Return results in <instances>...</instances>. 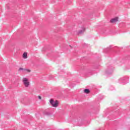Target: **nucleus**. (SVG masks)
<instances>
[{
	"instance_id": "nucleus-1",
	"label": "nucleus",
	"mask_w": 130,
	"mask_h": 130,
	"mask_svg": "<svg viewBox=\"0 0 130 130\" xmlns=\"http://www.w3.org/2000/svg\"><path fill=\"white\" fill-rule=\"evenodd\" d=\"M22 81L25 87L28 88V87H29V86L30 85V82H29V81H28V79L24 78L22 79Z\"/></svg>"
},
{
	"instance_id": "nucleus-2",
	"label": "nucleus",
	"mask_w": 130,
	"mask_h": 130,
	"mask_svg": "<svg viewBox=\"0 0 130 130\" xmlns=\"http://www.w3.org/2000/svg\"><path fill=\"white\" fill-rule=\"evenodd\" d=\"M50 103L53 107H57L58 106V102H57V101L54 102L52 99L50 101Z\"/></svg>"
},
{
	"instance_id": "nucleus-3",
	"label": "nucleus",
	"mask_w": 130,
	"mask_h": 130,
	"mask_svg": "<svg viewBox=\"0 0 130 130\" xmlns=\"http://www.w3.org/2000/svg\"><path fill=\"white\" fill-rule=\"evenodd\" d=\"M120 81L122 82H125L126 81H127V82L123 84V85H124L125 84H127V83H128V78H122L120 79Z\"/></svg>"
},
{
	"instance_id": "nucleus-4",
	"label": "nucleus",
	"mask_w": 130,
	"mask_h": 130,
	"mask_svg": "<svg viewBox=\"0 0 130 130\" xmlns=\"http://www.w3.org/2000/svg\"><path fill=\"white\" fill-rule=\"evenodd\" d=\"M118 21V17H115L114 18H113L110 20V22L111 23H115L116 22H117Z\"/></svg>"
},
{
	"instance_id": "nucleus-5",
	"label": "nucleus",
	"mask_w": 130,
	"mask_h": 130,
	"mask_svg": "<svg viewBox=\"0 0 130 130\" xmlns=\"http://www.w3.org/2000/svg\"><path fill=\"white\" fill-rule=\"evenodd\" d=\"M23 58H28V54L27 53L24 52L23 54Z\"/></svg>"
},
{
	"instance_id": "nucleus-6",
	"label": "nucleus",
	"mask_w": 130,
	"mask_h": 130,
	"mask_svg": "<svg viewBox=\"0 0 130 130\" xmlns=\"http://www.w3.org/2000/svg\"><path fill=\"white\" fill-rule=\"evenodd\" d=\"M84 92L86 94H89V93H90V90L89 89L86 88L84 89Z\"/></svg>"
},
{
	"instance_id": "nucleus-7",
	"label": "nucleus",
	"mask_w": 130,
	"mask_h": 130,
	"mask_svg": "<svg viewBox=\"0 0 130 130\" xmlns=\"http://www.w3.org/2000/svg\"><path fill=\"white\" fill-rule=\"evenodd\" d=\"M85 30H86V29L84 28L83 30H79L78 32V34H83V32H85Z\"/></svg>"
},
{
	"instance_id": "nucleus-8",
	"label": "nucleus",
	"mask_w": 130,
	"mask_h": 130,
	"mask_svg": "<svg viewBox=\"0 0 130 130\" xmlns=\"http://www.w3.org/2000/svg\"><path fill=\"white\" fill-rule=\"evenodd\" d=\"M25 71H26L28 73H30L31 72V71L30 70H28V69H25Z\"/></svg>"
},
{
	"instance_id": "nucleus-9",
	"label": "nucleus",
	"mask_w": 130,
	"mask_h": 130,
	"mask_svg": "<svg viewBox=\"0 0 130 130\" xmlns=\"http://www.w3.org/2000/svg\"><path fill=\"white\" fill-rule=\"evenodd\" d=\"M23 70L24 69L22 68H19V71H23Z\"/></svg>"
},
{
	"instance_id": "nucleus-10",
	"label": "nucleus",
	"mask_w": 130,
	"mask_h": 130,
	"mask_svg": "<svg viewBox=\"0 0 130 130\" xmlns=\"http://www.w3.org/2000/svg\"><path fill=\"white\" fill-rule=\"evenodd\" d=\"M38 98H39V99H41V96H39Z\"/></svg>"
}]
</instances>
